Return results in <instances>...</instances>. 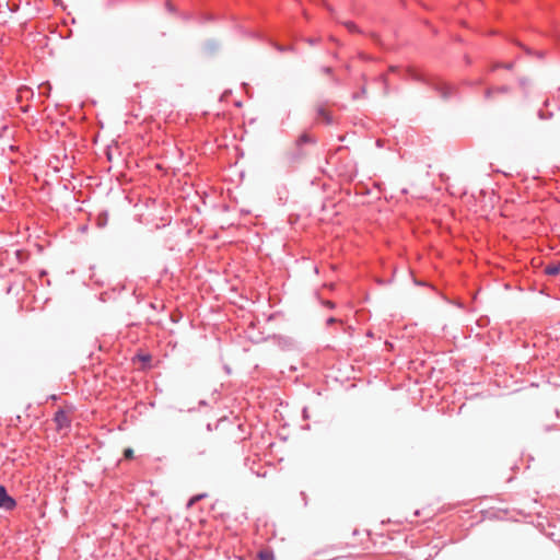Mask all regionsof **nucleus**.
<instances>
[{"instance_id":"obj_1","label":"nucleus","mask_w":560,"mask_h":560,"mask_svg":"<svg viewBox=\"0 0 560 560\" xmlns=\"http://www.w3.org/2000/svg\"><path fill=\"white\" fill-rule=\"evenodd\" d=\"M16 506V501L10 497L3 486H0V509L11 511Z\"/></svg>"},{"instance_id":"obj_2","label":"nucleus","mask_w":560,"mask_h":560,"mask_svg":"<svg viewBox=\"0 0 560 560\" xmlns=\"http://www.w3.org/2000/svg\"><path fill=\"white\" fill-rule=\"evenodd\" d=\"M55 422H56V424H57V428H58L59 430H61V429H63V428L69 427V424H70V419H69L68 415H67L65 411L59 410V411H57V412H56V415H55Z\"/></svg>"},{"instance_id":"obj_3","label":"nucleus","mask_w":560,"mask_h":560,"mask_svg":"<svg viewBox=\"0 0 560 560\" xmlns=\"http://www.w3.org/2000/svg\"><path fill=\"white\" fill-rule=\"evenodd\" d=\"M332 121H334V118L328 110H326L324 108H320L317 110V124L322 122V124L330 125Z\"/></svg>"},{"instance_id":"obj_4","label":"nucleus","mask_w":560,"mask_h":560,"mask_svg":"<svg viewBox=\"0 0 560 560\" xmlns=\"http://www.w3.org/2000/svg\"><path fill=\"white\" fill-rule=\"evenodd\" d=\"M545 272L549 276H556L560 272V261H552L545 267Z\"/></svg>"},{"instance_id":"obj_5","label":"nucleus","mask_w":560,"mask_h":560,"mask_svg":"<svg viewBox=\"0 0 560 560\" xmlns=\"http://www.w3.org/2000/svg\"><path fill=\"white\" fill-rule=\"evenodd\" d=\"M311 143H312V138L308 133H302L296 141V145L299 148H301L304 144H311Z\"/></svg>"},{"instance_id":"obj_6","label":"nucleus","mask_w":560,"mask_h":560,"mask_svg":"<svg viewBox=\"0 0 560 560\" xmlns=\"http://www.w3.org/2000/svg\"><path fill=\"white\" fill-rule=\"evenodd\" d=\"M259 560H273V555L269 550H262L258 555Z\"/></svg>"},{"instance_id":"obj_7","label":"nucleus","mask_w":560,"mask_h":560,"mask_svg":"<svg viewBox=\"0 0 560 560\" xmlns=\"http://www.w3.org/2000/svg\"><path fill=\"white\" fill-rule=\"evenodd\" d=\"M345 26L350 31V32H357L358 31V27L354 23L352 22H346L345 23Z\"/></svg>"},{"instance_id":"obj_8","label":"nucleus","mask_w":560,"mask_h":560,"mask_svg":"<svg viewBox=\"0 0 560 560\" xmlns=\"http://www.w3.org/2000/svg\"><path fill=\"white\" fill-rule=\"evenodd\" d=\"M124 456L127 459H131L133 457V451L131 448H126L124 452Z\"/></svg>"},{"instance_id":"obj_9","label":"nucleus","mask_w":560,"mask_h":560,"mask_svg":"<svg viewBox=\"0 0 560 560\" xmlns=\"http://www.w3.org/2000/svg\"><path fill=\"white\" fill-rule=\"evenodd\" d=\"M325 305L329 306V307H332L334 306V303L330 302V301H324L323 302Z\"/></svg>"},{"instance_id":"obj_10","label":"nucleus","mask_w":560,"mask_h":560,"mask_svg":"<svg viewBox=\"0 0 560 560\" xmlns=\"http://www.w3.org/2000/svg\"><path fill=\"white\" fill-rule=\"evenodd\" d=\"M335 320H336V319H335L334 317H329V318L327 319V323H328V324H331V323H334Z\"/></svg>"},{"instance_id":"obj_11","label":"nucleus","mask_w":560,"mask_h":560,"mask_svg":"<svg viewBox=\"0 0 560 560\" xmlns=\"http://www.w3.org/2000/svg\"><path fill=\"white\" fill-rule=\"evenodd\" d=\"M323 71H324L326 74H329V73H330V68H325Z\"/></svg>"},{"instance_id":"obj_12","label":"nucleus","mask_w":560,"mask_h":560,"mask_svg":"<svg viewBox=\"0 0 560 560\" xmlns=\"http://www.w3.org/2000/svg\"><path fill=\"white\" fill-rule=\"evenodd\" d=\"M141 359H142L143 361H147V360H149V357H142Z\"/></svg>"}]
</instances>
